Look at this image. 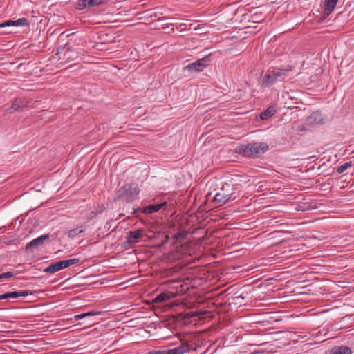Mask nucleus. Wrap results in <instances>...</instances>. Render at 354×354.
Returning <instances> with one entry per match:
<instances>
[{
    "mask_svg": "<svg viewBox=\"0 0 354 354\" xmlns=\"http://www.w3.org/2000/svg\"><path fill=\"white\" fill-rule=\"evenodd\" d=\"M268 149V146L265 142H254L243 144L235 148V152L247 157H254L263 153Z\"/></svg>",
    "mask_w": 354,
    "mask_h": 354,
    "instance_id": "1",
    "label": "nucleus"
},
{
    "mask_svg": "<svg viewBox=\"0 0 354 354\" xmlns=\"http://www.w3.org/2000/svg\"><path fill=\"white\" fill-rule=\"evenodd\" d=\"M239 196V192L234 185L225 183L221 191L216 194L214 200L218 205H222L230 201L235 200Z\"/></svg>",
    "mask_w": 354,
    "mask_h": 354,
    "instance_id": "2",
    "label": "nucleus"
},
{
    "mask_svg": "<svg viewBox=\"0 0 354 354\" xmlns=\"http://www.w3.org/2000/svg\"><path fill=\"white\" fill-rule=\"evenodd\" d=\"M291 71V68L277 69L269 71L265 75L261 76L259 80V84L262 87H270L278 80H283L287 76L288 72Z\"/></svg>",
    "mask_w": 354,
    "mask_h": 354,
    "instance_id": "3",
    "label": "nucleus"
},
{
    "mask_svg": "<svg viewBox=\"0 0 354 354\" xmlns=\"http://www.w3.org/2000/svg\"><path fill=\"white\" fill-rule=\"evenodd\" d=\"M138 194L139 189L137 185L127 184L118 190L117 199L131 203L136 198Z\"/></svg>",
    "mask_w": 354,
    "mask_h": 354,
    "instance_id": "4",
    "label": "nucleus"
},
{
    "mask_svg": "<svg viewBox=\"0 0 354 354\" xmlns=\"http://www.w3.org/2000/svg\"><path fill=\"white\" fill-rule=\"evenodd\" d=\"M80 261L79 259L73 258L71 259H66L60 261L55 263H52L44 269V272L47 273H55L62 269L68 268L71 266L77 263Z\"/></svg>",
    "mask_w": 354,
    "mask_h": 354,
    "instance_id": "5",
    "label": "nucleus"
},
{
    "mask_svg": "<svg viewBox=\"0 0 354 354\" xmlns=\"http://www.w3.org/2000/svg\"><path fill=\"white\" fill-rule=\"evenodd\" d=\"M57 55L59 56V59H62L65 62L75 60L78 57V53L75 50L68 47L59 48Z\"/></svg>",
    "mask_w": 354,
    "mask_h": 354,
    "instance_id": "6",
    "label": "nucleus"
},
{
    "mask_svg": "<svg viewBox=\"0 0 354 354\" xmlns=\"http://www.w3.org/2000/svg\"><path fill=\"white\" fill-rule=\"evenodd\" d=\"M189 346L187 344H182L181 345L174 348L162 350V351H152L146 354H184L188 352Z\"/></svg>",
    "mask_w": 354,
    "mask_h": 354,
    "instance_id": "7",
    "label": "nucleus"
},
{
    "mask_svg": "<svg viewBox=\"0 0 354 354\" xmlns=\"http://www.w3.org/2000/svg\"><path fill=\"white\" fill-rule=\"evenodd\" d=\"M143 232L144 230L142 229L128 232L126 236L127 243L129 244H136L138 243L140 239L142 237Z\"/></svg>",
    "mask_w": 354,
    "mask_h": 354,
    "instance_id": "8",
    "label": "nucleus"
},
{
    "mask_svg": "<svg viewBox=\"0 0 354 354\" xmlns=\"http://www.w3.org/2000/svg\"><path fill=\"white\" fill-rule=\"evenodd\" d=\"M109 0H79L77 1V8L82 10L86 8L99 6L106 3Z\"/></svg>",
    "mask_w": 354,
    "mask_h": 354,
    "instance_id": "9",
    "label": "nucleus"
},
{
    "mask_svg": "<svg viewBox=\"0 0 354 354\" xmlns=\"http://www.w3.org/2000/svg\"><path fill=\"white\" fill-rule=\"evenodd\" d=\"M205 59H201L195 62L188 64L184 68L185 70H188L191 72H200L205 68Z\"/></svg>",
    "mask_w": 354,
    "mask_h": 354,
    "instance_id": "10",
    "label": "nucleus"
},
{
    "mask_svg": "<svg viewBox=\"0 0 354 354\" xmlns=\"http://www.w3.org/2000/svg\"><path fill=\"white\" fill-rule=\"evenodd\" d=\"M29 295V292L28 290H19L15 292H6L4 294L0 295V300L6 299H16L19 297H26Z\"/></svg>",
    "mask_w": 354,
    "mask_h": 354,
    "instance_id": "11",
    "label": "nucleus"
},
{
    "mask_svg": "<svg viewBox=\"0 0 354 354\" xmlns=\"http://www.w3.org/2000/svg\"><path fill=\"white\" fill-rule=\"evenodd\" d=\"M28 19L26 18L23 17V18L18 19L17 20H8L3 23H1L0 28L10 26H28Z\"/></svg>",
    "mask_w": 354,
    "mask_h": 354,
    "instance_id": "12",
    "label": "nucleus"
},
{
    "mask_svg": "<svg viewBox=\"0 0 354 354\" xmlns=\"http://www.w3.org/2000/svg\"><path fill=\"white\" fill-rule=\"evenodd\" d=\"M49 239L48 234L41 235L36 239H32L30 242L26 244V248L27 250L42 245L45 241Z\"/></svg>",
    "mask_w": 354,
    "mask_h": 354,
    "instance_id": "13",
    "label": "nucleus"
},
{
    "mask_svg": "<svg viewBox=\"0 0 354 354\" xmlns=\"http://www.w3.org/2000/svg\"><path fill=\"white\" fill-rule=\"evenodd\" d=\"M324 119L321 113L314 112L308 118V123L312 125L322 124Z\"/></svg>",
    "mask_w": 354,
    "mask_h": 354,
    "instance_id": "14",
    "label": "nucleus"
},
{
    "mask_svg": "<svg viewBox=\"0 0 354 354\" xmlns=\"http://www.w3.org/2000/svg\"><path fill=\"white\" fill-rule=\"evenodd\" d=\"M338 0H326L324 6V17H328L337 5Z\"/></svg>",
    "mask_w": 354,
    "mask_h": 354,
    "instance_id": "15",
    "label": "nucleus"
},
{
    "mask_svg": "<svg viewBox=\"0 0 354 354\" xmlns=\"http://www.w3.org/2000/svg\"><path fill=\"white\" fill-rule=\"evenodd\" d=\"M165 204H166V203L155 204V205H149L148 206L145 207L142 209V212L144 214H146L156 212L159 211L162 208V207Z\"/></svg>",
    "mask_w": 354,
    "mask_h": 354,
    "instance_id": "16",
    "label": "nucleus"
},
{
    "mask_svg": "<svg viewBox=\"0 0 354 354\" xmlns=\"http://www.w3.org/2000/svg\"><path fill=\"white\" fill-rule=\"evenodd\" d=\"M171 298V295L167 292H162L157 295L153 300L156 304L162 303Z\"/></svg>",
    "mask_w": 354,
    "mask_h": 354,
    "instance_id": "17",
    "label": "nucleus"
},
{
    "mask_svg": "<svg viewBox=\"0 0 354 354\" xmlns=\"http://www.w3.org/2000/svg\"><path fill=\"white\" fill-rule=\"evenodd\" d=\"M331 352L333 354H351V348L348 346H337L334 347Z\"/></svg>",
    "mask_w": 354,
    "mask_h": 354,
    "instance_id": "18",
    "label": "nucleus"
},
{
    "mask_svg": "<svg viewBox=\"0 0 354 354\" xmlns=\"http://www.w3.org/2000/svg\"><path fill=\"white\" fill-rule=\"evenodd\" d=\"M275 113V108L274 106H270L265 111L261 113L260 118L261 120H267L272 116Z\"/></svg>",
    "mask_w": 354,
    "mask_h": 354,
    "instance_id": "19",
    "label": "nucleus"
},
{
    "mask_svg": "<svg viewBox=\"0 0 354 354\" xmlns=\"http://www.w3.org/2000/svg\"><path fill=\"white\" fill-rule=\"evenodd\" d=\"M26 106V104L21 100H15L12 102L11 109L15 111L23 110Z\"/></svg>",
    "mask_w": 354,
    "mask_h": 354,
    "instance_id": "20",
    "label": "nucleus"
},
{
    "mask_svg": "<svg viewBox=\"0 0 354 354\" xmlns=\"http://www.w3.org/2000/svg\"><path fill=\"white\" fill-rule=\"evenodd\" d=\"M99 314H100V313H98V312L90 311V312H88L86 313L75 315L74 317L73 318V319L74 321H78V320L84 319L86 317L94 316V315H99Z\"/></svg>",
    "mask_w": 354,
    "mask_h": 354,
    "instance_id": "21",
    "label": "nucleus"
},
{
    "mask_svg": "<svg viewBox=\"0 0 354 354\" xmlns=\"http://www.w3.org/2000/svg\"><path fill=\"white\" fill-rule=\"evenodd\" d=\"M84 229H79V227L71 229L68 232V236L71 239H73L79 234L84 232Z\"/></svg>",
    "mask_w": 354,
    "mask_h": 354,
    "instance_id": "22",
    "label": "nucleus"
},
{
    "mask_svg": "<svg viewBox=\"0 0 354 354\" xmlns=\"http://www.w3.org/2000/svg\"><path fill=\"white\" fill-rule=\"evenodd\" d=\"M351 166V162H347L344 163L343 165L339 166L337 168V172L338 174H342L344 173L348 167Z\"/></svg>",
    "mask_w": 354,
    "mask_h": 354,
    "instance_id": "23",
    "label": "nucleus"
},
{
    "mask_svg": "<svg viewBox=\"0 0 354 354\" xmlns=\"http://www.w3.org/2000/svg\"><path fill=\"white\" fill-rule=\"evenodd\" d=\"M13 277V274L11 272H7L3 274H0V279L4 278H10Z\"/></svg>",
    "mask_w": 354,
    "mask_h": 354,
    "instance_id": "24",
    "label": "nucleus"
},
{
    "mask_svg": "<svg viewBox=\"0 0 354 354\" xmlns=\"http://www.w3.org/2000/svg\"><path fill=\"white\" fill-rule=\"evenodd\" d=\"M252 19L253 22H260L263 20V18L259 17L257 14H255L254 15L252 16Z\"/></svg>",
    "mask_w": 354,
    "mask_h": 354,
    "instance_id": "25",
    "label": "nucleus"
},
{
    "mask_svg": "<svg viewBox=\"0 0 354 354\" xmlns=\"http://www.w3.org/2000/svg\"><path fill=\"white\" fill-rule=\"evenodd\" d=\"M96 214H96L95 212H92L91 213L90 218H93V217H95V216H96Z\"/></svg>",
    "mask_w": 354,
    "mask_h": 354,
    "instance_id": "26",
    "label": "nucleus"
},
{
    "mask_svg": "<svg viewBox=\"0 0 354 354\" xmlns=\"http://www.w3.org/2000/svg\"><path fill=\"white\" fill-rule=\"evenodd\" d=\"M326 354H333V353L330 351V352H329L328 353H326Z\"/></svg>",
    "mask_w": 354,
    "mask_h": 354,
    "instance_id": "27",
    "label": "nucleus"
}]
</instances>
